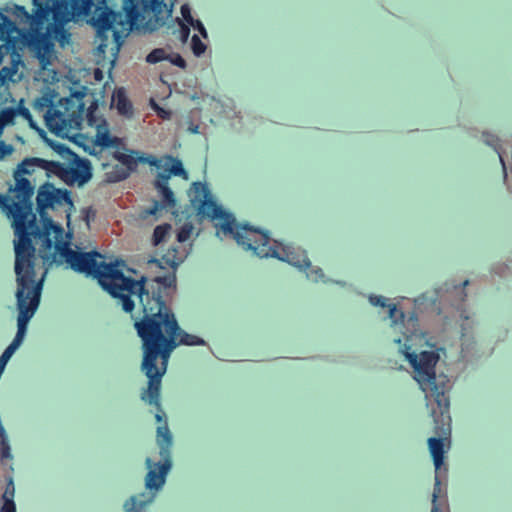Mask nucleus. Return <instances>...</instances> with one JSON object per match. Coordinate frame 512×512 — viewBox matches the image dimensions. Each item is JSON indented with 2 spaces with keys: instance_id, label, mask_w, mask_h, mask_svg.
Masks as SVG:
<instances>
[{
  "instance_id": "nucleus-1",
  "label": "nucleus",
  "mask_w": 512,
  "mask_h": 512,
  "mask_svg": "<svg viewBox=\"0 0 512 512\" xmlns=\"http://www.w3.org/2000/svg\"><path fill=\"white\" fill-rule=\"evenodd\" d=\"M38 175L50 177L56 175L60 178L86 183L92 176L90 163L81 160L77 168H71L64 163L48 161L32 157L25 158L13 172V184L9 185L7 194H0V209L12 220V226L17 236L14 245L34 247L32 240H40L45 249H50L53 240L50 234L54 233L57 248L61 242L59 238L64 233L60 225L52 219L44 222V229L40 230L33 212V196Z\"/></svg>"
},
{
  "instance_id": "nucleus-2",
  "label": "nucleus",
  "mask_w": 512,
  "mask_h": 512,
  "mask_svg": "<svg viewBox=\"0 0 512 512\" xmlns=\"http://www.w3.org/2000/svg\"><path fill=\"white\" fill-rule=\"evenodd\" d=\"M180 262L181 259H177L175 254L170 256L169 252L161 259H152L148 262L151 268L170 270L163 276L151 278L150 284H146L145 291L140 293L138 299L142 315L134 323L143 347L160 356L164 364L168 363L171 353L179 345L205 344L200 337L180 328L175 314L166 304L165 297L169 290L176 287V268Z\"/></svg>"
},
{
  "instance_id": "nucleus-3",
  "label": "nucleus",
  "mask_w": 512,
  "mask_h": 512,
  "mask_svg": "<svg viewBox=\"0 0 512 512\" xmlns=\"http://www.w3.org/2000/svg\"><path fill=\"white\" fill-rule=\"evenodd\" d=\"M192 207L203 219L217 221V236L232 237L244 250L251 251L260 258L273 257L292 266L305 270L311 262L305 250L293 245H283L277 241L270 244L268 233L256 229L249 224L240 225L233 214L225 211L214 199L208 185L203 182H193L188 191Z\"/></svg>"
},
{
  "instance_id": "nucleus-4",
  "label": "nucleus",
  "mask_w": 512,
  "mask_h": 512,
  "mask_svg": "<svg viewBox=\"0 0 512 512\" xmlns=\"http://www.w3.org/2000/svg\"><path fill=\"white\" fill-rule=\"evenodd\" d=\"M88 15L89 22L96 30V54L105 57L109 45L117 54L122 43V32L145 27L149 21L164 23L163 0H122V11L106 6V0H75Z\"/></svg>"
},
{
  "instance_id": "nucleus-5",
  "label": "nucleus",
  "mask_w": 512,
  "mask_h": 512,
  "mask_svg": "<svg viewBox=\"0 0 512 512\" xmlns=\"http://www.w3.org/2000/svg\"><path fill=\"white\" fill-rule=\"evenodd\" d=\"M369 301L373 306L388 307L389 318L395 329L399 328L403 338H396L394 342L399 345L400 352L410 363L414 372V379L419 384L421 390L426 393V399L433 401L437 409H432L431 415L436 420L440 416L443 420L449 416L450 401L447 395V384L443 380H438L435 367L439 361V354L436 351H422L419 354L412 351L414 340L421 339L422 335L418 331V319L413 314L404 323L405 314L398 310L395 304L387 305V299L383 296L370 295Z\"/></svg>"
},
{
  "instance_id": "nucleus-6",
  "label": "nucleus",
  "mask_w": 512,
  "mask_h": 512,
  "mask_svg": "<svg viewBox=\"0 0 512 512\" xmlns=\"http://www.w3.org/2000/svg\"><path fill=\"white\" fill-rule=\"evenodd\" d=\"M53 240L50 249H45L40 240V246L45 251H50L53 247L56 251H61L65 261L70 267L77 272L84 273L86 276H91L98 280L101 287L107 291L113 298L118 299L122 309L131 313L135 308V302L132 297L140 298V293L146 289V284H150L151 278L142 276L139 280H135L126 276L119 268L118 263H106L103 256L99 252H78L66 247L63 242V236L59 238L61 242L57 248V241L54 238V233L50 234Z\"/></svg>"
},
{
  "instance_id": "nucleus-7",
  "label": "nucleus",
  "mask_w": 512,
  "mask_h": 512,
  "mask_svg": "<svg viewBox=\"0 0 512 512\" xmlns=\"http://www.w3.org/2000/svg\"><path fill=\"white\" fill-rule=\"evenodd\" d=\"M34 14L24 6L15 5L14 15L23 23H28L32 30L39 32L48 24L61 44L68 41L70 34L65 25L75 18L88 17V13L75 0H33Z\"/></svg>"
},
{
  "instance_id": "nucleus-8",
  "label": "nucleus",
  "mask_w": 512,
  "mask_h": 512,
  "mask_svg": "<svg viewBox=\"0 0 512 512\" xmlns=\"http://www.w3.org/2000/svg\"><path fill=\"white\" fill-rule=\"evenodd\" d=\"M17 305L19 309L17 335L24 337L26 326L40 302L43 279L36 280L35 247L14 245Z\"/></svg>"
},
{
  "instance_id": "nucleus-9",
  "label": "nucleus",
  "mask_w": 512,
  "mask_h": 512,
  "mask_svg": "<svg viewBox=\"0 0 512 512\" xmlns=\"http://www.w3.org/2000/svg\"><path fill=\"white\" fill-rule=\"evenodd\" d=\"M146 162L159 170L154 186L161 197V201H154L152 208L148 211L149 214L156 215L163 208H173L176 205V198L169 187L170 177L173 175L187 179L188 173L184 169L182 161L171 155H166L161 159L150 157L146 159Z\"/></svg>"
},
{
  "instance_id": "nucleus-10",
  "label": "nucleus",
  "mask_w": 512,
  "mask_h": 512,
  "mask_svg": "<svg viewBox=\"0 0 512 512\" xmlns=\"http://www.w3.org/2000/svg\"><path fill=\"white\" fill-rule=\"evenodd\" d=\"M84 110L85 106L83 103H79L72 112L69 111V108H65L64 111L54 110L52 113H48L46 124L52 132L61 133L64 131L82 130L84 122L89 127L97 128V124H100L101 120H105L102 116L98 115L96 103L91 104L85 116Z\"/></svg>"
},
{
  "instance_id": "nucleus-11",
  "label": "nucleus",
  "mask_w": 512,
  "mask_h": 512,
  "mask_svg": "<svg viewBox=\"0 0 512 512\" xmlns=\"http://www.w3.org/2000/svg\"><path fill=\"white\" fill-rule=\"evenodd\" d=\"M143 361L142 370L149 379L148 388L142 394V399L147 401L150 405H154L160 409V390H161V379L167 369V364H164L161 360V366H157V360L160 358L156 353L151 351L147 347H143Z\"/></svg>"
},
{
  "instance_id": "nucleus-12",
  "label": "nucleus",
  "mask_w": 512,
  "mask_h": 512,
  "mask_svg": "<svg viewBox=\"0 0 512 512\" xmlns=\"http://www.w3.org/2000/svg\"><path fill=\"white\" fill-rule=\"evenodd\" d=\"M37 210L42 218L43 223L50 217H46V211L48 209L58 210L65 208L66 206H72L73 202L70 196V192L66 189H58L51 183H44L38 188L36 196ZM40 230L44 229V224Z\"/></svg>"
},
{
  "instance_id": "nucleus-13",
  "label": "nucleus",
  "mask_w": 512,
  "mask_h": 512,
  "mask_svg": "<svg viewBox=\"0 0 512 512\" xmlns=\"http://www.w3.org/2000/svg\"><path fill=\"white\" fill-rule=\"evenodd\" d=\"M429 450L431 453V456L433 458L435 470H436V476H435V485H434V491H433V499H432V510L431 512H443L438 504V497L439 493L441 491L440 485V479L438 476V472L441 471V467L444 464V445L443 440L441 438H435L431 437L428 440Z\"/></svg>"
},
{
  "instance_id": "nucleus-14",
  "label": "nucleus",
  "mask_w": 512,
  "mask_h": 512,
  "mask_svg": "<svg viewBox=\"0 0 512 512\" xmlns=\"http://www.w3.org/2000/svg\"><path fill=\"white\" fill-rule=\"evenodd\" d=\"M164 453L168 454V449H165L164 447H162L161 454H164ZM146 465L149 468V471H148V473L146 475V479H145L146 487L150 490L160 489L164 485L166 475L171 468V460L169 458V455H167V457H165L164 461L161 464H159L158 471H156L155 469H152L153 463L150 458L146 459Z\"/></svg>"
},
{
  "instance_id": "nucleus-15",
  "label": "nucleus",
  "mask_w": 512,
  "mask_h": 512,
  "mask_svg": "<svg viewBox=\"0 0 512 512\" xmlns=\"http://www.w3.org/2000/svg\"><path fill=\"white\" fill-rule=\"evenodd\" d=\"M96 133L94 136V144L101 149L118 148L122 141L116 136H112L109 131L106 120H101L97 124Z\"/></svg>"
},
{
  "instance_id": "nucleus-16",
  "label": "nucleus",
  "mask_w": 512,
  "mask_h": 512,
  "mask_svg": "<svg viewBox=\"0 0 512 512\" xmlns=\"http://www.w3.org/2000/svg\"><path fill=\"white\" fill-rule=\"evenodd\" d=\"M1 19L3 23L0 24V38L9 41L10 36L17 31V26L14 21L5 15H2Z\"/></svg>"
},
{
  "instance_id": "nucleus-17",
  "label": "nucleus",
  "mask_w": 512,
  "mask_h": 512,
  "mask_svg": "<svg viewBox=\"0 0 512 512\" xmlns=\"http://www.w3.org/2000/svg\"><path fill=\"white\" fill-rule=\"evenodd\" d=\"M0 456H1V462L4 463L5 460L11 461L13 459L12 453H11V447L9 444V441L7 439V435L5 432V429L2 425H0Z\"/></svg>"
},
{
  "instance_id": "nucleus-18",
  "label": "nucleus",
  "mask_w": 512,
  "mask_h": 512,
  "mask_svg": "<svg viewBox=\"0 0 512 512\" xmlns=\"http://www.w3.org/2000/svg\"><path fill=\"white\" fill-rule=\"evenodd\" d=\"M18 116V109L16 108H4L0 111V126L5 127L12 125Z\"/></svg>"
},
{
  "instance_id": "nucleus-19",
  "label": "nucleus",
  "mask_w": 512,
  "mask_h": 512,
  "mask_svg": "<svg viewBox=\"0 0 512 512\" xmlns=\"http://www.w3.org/2000/svg\"><path fill=\"white\" fill-rule=\"evenodd\" d=\"M171 229V225L167 223L156 226L153 232V243L155 245H158L161 242L165 241Z\"/></svg>"
},
{
  "instance_id": "nucleus-20",
  "label": "nucleus",
  "mask_w": 512,
  "mask_h": 512,
  "mask_svg": "<svg viewBox=\"0 0 512 512\" xmlns=\"http://www.w3.org/2000/svg\"><path fill=\"white\" fill-rule=\"evenodd\" d=\"M157 441L161 446H166V448H169L171 445L172 436L166 423L164 426L157 428Z\"/></svg>"
},
{
  "instance_id": "nucleus-21",
  "label": "nucleus",
  "mask_w": 512,
  "mask_h": 512,
  "mask_svg": "<svg viewBox=\"0 0 512 512\" xmlns=\"http://www.w3.org/2000/svg\"><path fill=\"white\" fill-rule=\"evenodd\" d=\"M168 52L164 48H155L147 56L146 61L150 64H156L167 60Z\"/></svg>"
},
{
  "instance_id": "nucleus-22",
  "label": "nucleus",
  "mask_w": 512,
  "mask_h": 512,
  "mask_svg": "<svg viewBox=\"0 0 512 512\" xmlns=\"http://www.w3.org/2000/svg\"><path fill=\"white\" fill-rule=\"evenodd\" d=\"M117 109L121 114H129L132 112V105L129 100L122 94H118Z\"/></svg>"
},
{
  "instance_id": "nucleus-23",
  "label": "nucleus",
  "mask_w": 512,
  "mask_h": 512,
  "mask_svg": "<svg viewBox=\"0 0 512 512\" xmlns=\"http://www.w3.org/2000/svg\"><path fill=\"white\" fill-rule=\"evenodd\" d=\"M193 232V226L191 223H185L177 233V241L183 243L187 241Z\"/></svg>"
},
{
  "instance_id": "nucleus-24",
  "label": "nucleus",
  "mask_w": 512,
  "mask_h": 512,
  "mask_svg": "<svg viewBox=\"0 0 512 512\" xmlns=\"http://www.w3.org/2000/svg\"><path fill=\"white\" fill-rule=\"evenodd\" d=\"M114 157L116 160H118L119 162H121L122 164H124L128 167H132L137 164V159L131 154L117 152L114 155Z\"/></svg>"
},
{
  "instance_id": "nucleus-25",
  "label": "nucleus",
  "mask_w": 512,
  "mask_h": 512,
  "mask_svg": "<svg viewBox=\"0 0 512 512\" xmlns=\"http://www.w3.org/2000/svg\"><path fill=\"white\" fill-rule=\"evenodd\" d=\"M143 506L144 502H138L135 496H132L124 505L126 512H140Z\"/></svg>"
},
{
  "instance_id": "nucleus-26",
  "label": "nucleus",
  "mask_w": 512,
  "mask_h": 512,
  "mask_svg": "<svg viewBox=\"0 0 512 512\" xmlns=\"http://www.w3.org/2000/svg\"><path fill=\"white\" fill-rule=\"evenodd\" d=\"M192 51L196 56H200L206 50V45L200 40L197 35H194L191 40Z\"/></svg>"
},
{
  "instance_id": "nucleus-27",
  "label": "nucleus",
  "mask_w": 512,
  "mask_h": 512,
  "mask_svg": "<svg viewBox=\"0 0 512 512\" xmlns=\"http://www.w3.org/2000/svg\"><path fill=\"white\" fill-rule=\"evenodd\" d=\"M166 61H169L171 64H173L179 68L186 67V61L183 59V57L179 53H168V58Z\"/></svg>"
},
{
  "instance_id": "nucleus-28",
  "label": "nucleus",
  "mask_w": 512,
  "mask_h": 512,
  "mask_svg": "<svg viewBox=\"0 0 512 512\" xmlns=\"http://www.w3.org/2000/svg\"><path fill=\"white\" fill-rule=\"evenodd\" d=\"M181 15L189 25H194V18L192 17L191 9L187 4L181 6Z\"/></svg>"
},
{
  "instance_id": "nucleus-29",
  "label": "nucleus",
  "mask_w": 512,
  "mask_h": 512,
  "mask_svg": "<svg viewBox=\"0 0 512 512\" xmlns=\"http://www.w3.org/2000/svg\"><path fill=\"white\" fill-rule=\"evenodd\" d=\"M179 26H180V29H179V33H180V38L183 42H186L189 35H190V27H189V24H185L184 22L182 21H179Z\"/></svg>"
},
{
  "instance_id": "nucleus-30",
  "label": "nucleus",
  "mask_w": 512,
  "mask_h": 512,
  "mask_svg": "<svg viewBox=\"0 0 512 512\" xmlns=\"http://www.w3.org/2000/svg\"><path fill=\"white\" fill-rule=\"evenodd\" d=\"M14 492H15V488H14V483H13V480L10 479L7 486H6V489H5V492L2 496L3 498V501H6L8 499H12L14 498Z\"/></svg>"
},
{
  "instance_id": "nucleus-31",
  "label": "nucleus",
  "mask_w": 512,
  "mask_h": 512,
  "mask_svg": "<svg viewBox=\"0 0 512 512\" xmlns=\"http://www.w3.org/2000/svg\"><path fill=\"white\" fill-rule=\"evenodd\" d=\"M13 152V147L10 144H6L4 141H0V159L10 155Z\"/></svg>"
},
{
  "instance_id": "nucleus-32",
  "label": "nucleus",
  "mask_w": 512,
  "mask_h": 512,
  "mask_svg": "<svg viewBox=\"0 0 512 512\" xmlns=\"http://www.w3.org/2000/svg\"><path fill=\"white\" fill-rule=\"evenodd\" d=\"M22 340H23V337L21 335L16 334L15 338L13 339V341L9 344V346L6 349L10 350V352H12L14 354L16 349L20 346Z\"/></svg>"
},
{
  "instance_id": "nucleus-33",
  "label": "nucleus",
  "mask_w": 512,
  "mask_h": 512,
  "mask_svg": "<svg viewBox=\"0 0 512 512\" xmlns=\"http://www.w3.org/2000/svg\"><path fill=\"white\" fill-rule=\"evenodd\" d=\"M22 340H23V337L21 335L16 334L15 338L13 339V341L9 344V346L6 349L10 350V352H12L14 354L16 349L20 346Z\"/></svg>"
},
{
  "instance_id": "nucleus-34",
  "label": "nucleus",
  "mask_w": 512,
  "mask_h": 512,
  "mask_svg": "<svg viewBox=\"0 0 512 512\" xmlns=\"http://www.w3.org/2000/svg\"><path fill=\"white\" fill-rule=\"evenodd\" d=\"M1 512H16L14 500L8 499L4 501L3 506L1 507Z\"/></svg>"
},
{
  "instance_id": "nucleus-35",
  "label": "nucleus",
  "mask_w": 512,
  "mask_h": 512,
  "mask_svg": "<svg viewBox=\"0 0 512 512\" xmlns=\"http://www.w3.org/2000/svg\"><path fill=\"white\" fill-rule=\"evenodd\" d=\"M192 26L195 29H197L203 35V37H207L206 29H205L203 23L200 20H195L194 19V25H192Z\"/></svg>"
},
{
  "instance_id": "nucleus-36",
  "label": "nucleus",
  "mask_w": 512,
  "mask_h": 512,
  "mask_svg": "<svg viewBox=\"0 0 512 512\" xmlns=\"http://www.w3.org/2000/svg\"><path fill=\"white\" fill-rule=\"evenodd\" d=\"M18 115H22L23 117L27 119H31L30 111L25 107H18Z\"/></svg>"
},
{
  "instance_id": "nucleus-37",
  "label": "nucleus",
  "mask_w": 512,
  "mask_h": 512,
  "mask_svg": "<svg viewBox=\"0 0 512 512\" xmlns=\"http://www.w3.org/2000/svg\"><path fill=\"white\" fill-rule=\"evenodd\" d=\"M314 273L316 275L315 277L312 278L314 281L323 280L324 274L321 269H317L316 271H314Z\"/></svg>"
},
{
  "instance_id": "nucleus-38",
  "label": "nucleus",
  "mask_w": 512,
  "mask_h": 512,
  "mask_svg": "<svg viewBox=\"0 0 512 512\" xmlns=\"http://www.w3.org/2000/svg\"><path fill=\"white\" fill-rule=\"evenodd\" d=\"M159 115L162 117V118H168L169 115H170V112H167L163 109H161V111L159 112Z\"/></svg>"
},
{
  "instance_id": "nucleus-39",
  "label": "nucleus",
  "mask_w": 512,
  "mask_h": 512,
  "mask_svg": "<svg viewBox=\"0 0 512 512\" xmlns=\"http://www.w3.org/2000/svg\"><path fill=\"white\" fill-rule=\"evenodd\" d=\"M155 418L157 420V422H162L163 421V418H164V415L160 414V413H157L155 415Z\"/></svg>"
},
{
  "instance_id": "nucleus-40",
  "label": "nucleus",
  "mask_w": 512,
  "mask_h": 512,
  "mask_svg": "<svg viewBox=\"0 0 512 512\" xmlns=\"http://www.w3.org/2000/svg\"><path fill=\"white\" fill-rule=\"evenodd\" d=\"M468 283H469V282H468V280H465V281L463 282V287L467 286V285H468Z\"/></svg>"
},
{
  "instance_id": "nucleus-41",
  "label": "nucleus",
  "mask_w": 512,
  "mask_h": 512,
  "mask_svg": "<svg viewBox=\"0 0 512 512\" xmlns=\"http://www.w3.org/2000/svg\"><path fill=\"white\" fill-rule=\"evenodd\" d=\"M197 130H198V127L196 126L195 128H193V130H192V131L196 133V132H197Z\"/></svg>"
},
{
  "instance_id": "nucleus-42",
  "label": "nucleus",
  "mask_w": 512,
  "mask_h": 512,
  "mask_svg": "<svg viewBox=\"0 0 512 512\" xmlns=\"http://www.w3.org/2000/svg\"><path fill=\"white\" fill-rule=\"evenodd\" d=\"M499 158H500V161L502 162V164L504 165L503 158L500 155H499Z\"/></svg>"
}]
</instances>
